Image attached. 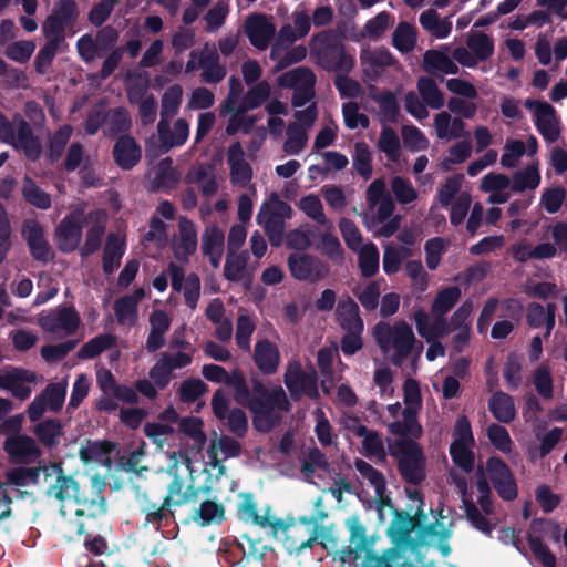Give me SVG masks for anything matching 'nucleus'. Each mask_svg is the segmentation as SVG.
Masks as SVG:
<instances>
[{"instance_id": "nucleus-45", "label": "nucleus", "mask_w": 567, "mask_h": 567, "mask_svg": "<svg viewBox=\"0 0 567 567\" xmlns=\"http://www.w3.org/2000/svg\"><path fill=\"white\" fill-rule=\"evenodd\" d=\"M423 68L426 72L436 74H456L457 64L452 60L446 51L429 50L423 55Z\"/></svg>"}, {"instance_id": "nucleus-9", "label": "nucleus", "mask_w": 567, "mask_h": 567, "mask_svg": "<svg viewBox=\"0 0 567 567\" xmlns=\"http://www.w3.org/2000/svg\"><path fill=\"white\" fill-rule=\"evenodd\" d=\"M202 70V80L214 84L226 76V68L219 63V55L214 43H205L202 49L193 50L185 65L186 73Z\"/></svg>"}, {"instance_id": "nucleus-40", "label": "nucleus", "mask_w": 567, "mask_h": 567, "mask_svg": "<svg viewBox=\"0 0 567 567\" xmlns=\"http://www.w3.org/2000/svg\"><path fill=\"white\" fill-rule=\"evenodd\" d=\"M243 452L241 444L228 435H221L210 442L207 451L214 465L227 458L238 457Z\"/></svg>"}, {"instance_id": "nucleus-41", "label": "nucleus", "mask_w": 567, "mask_h": 567, "mask_svg": "<svg viewBox=\"0 0 567 567\" xmlns=\"http://www.w3.org/2000/svg\"><path fill=\"white\" fill-rule=\"evenodd\" d=\"M41 473H44L45 476L52 475L50 467L47 465L31 467H29V465H20L8 470L6 477L9 484L24 487L29 485H35L39 482Z\"/></svg>"}, {"instance_id": "nucleus-26", "label": "nucleus", "mask_w": 567, "mask_h": 567, "mask_svg": "<svg viewBox=\"0 0 567 567\" xmlns=\"http://www.w3.org/2000/svg\"><path fill=\"white\" fill-rule=\"evenodd\" d=\"M157 133L162 147L168 151L173 147L182 146L188 138L189 124L184 118H177L168 122L167 118H161L157 124Z\"/></svg>"}, {"instance_id": "nucleus-51", "label": "nucleus", "mask_w": 567, "mask_h": 567, "mask_svg": "<svg viewBox=\"0 0 567 567\" xmlns=\"http://www.w3.org/2000/svg\"><path fill=\"white\" fill-rule=\"evenodd\" d=\"M192 518L199 526L219 525L225 520V507L215 501H204L196 508Z\"/></svg>"}, {"instance_id": "nucleus-1", "label": "nucleus", "mask_w": 567, "mask_h": 567, "mask_svg": "<svg viewBox=\"0 0 567 567\" xmlns=\"http://www.w3.org/2000/svg\"><path fill=\"white\" fill-rule=\"evenodd\" d=\"M202 375L209 382L229 386L234 401L249 410L252 425L260 433H269L280 422L281 413L291 410V402L281 385L268 388L257 377H251L249 384L239 368L227 372L221 365L208 363L203 365Z\"/></svg>"}, {"instance_id": "nucleus-6", "label": "nucleus", "mask_w": 567, "mask_h": 567, "mask_svg": "<svg viewBox=\"0 0 567 567\" xmlns=\"http://www.w3.org/2000/svg\"><path fill=\"white\" fill-rule=\"evenodd\" d=\"M403 401L405 408L402 410V420L391 422L388 425L389 432L398 436L420 439L423 434V429L417 416L422 408V396L420 384L415 379L408 378L404 381Z\"/></svg>"}, {"instance_id": "nucleus-17", "label": "nucleus", "mask_w": 567, "mask_h": 567, "mask_svg": "<svg viewBox=\"0 0 567 567\" xmlns=\"http://www.w3.org/2000/svg\"><path fill=\"white\" fill-rule=\"evenodd\" d=\"M287 262L291 276L299 281H320L329 272L326 264L309 255H290Z\"/></svg>"}, {"instance_id": "nucleus-14", "label": "nucleus", "mask_w": 567, "mask_h": 567, "mask_svg": "<svg viewBox=\"0 0 567 567\" xmlns=\"http://www.w3.org/2000/svg\"><path fill=\"white\" fill-rule=\"evenodd\" d=\"M2 447L8 455L9 462L14 465H31L37 463L42 456L41 447L28 434L7 436Z\"/></svg>"}, {"instance_id": "nucleus-11", "label": "nucleus", "mask_w": 567, "mask_h": 567, "mask_svg": "<svg viewBox=\"0 0 567 567\" xmlns=\"http://www.w3.org/2000/svg\"><path fill=\"white\" fill-rule=\"evenodd\" d=\"M395 208L394 200L391 198L375 203L367 207L363 214L365 227L377 236L389 238L400 227L401 217L392 216Z\"/></svg>"}, {"instance_id": "nucleus-39", "label": "nucleus", "mask_w": 567, "mask_h": 567, "mask_svg": "<svg viewBox=\"0 0 567 567\" xmlns=\"http://www.w3.org/2000/svg\"><path fill=\"white\" fill-rule=\"evenodd\" d=\"M16 148L23 151L25 156L32 161L37 159L41 154V144L32 134L29 124L19 120L16 124V136L11 143Z\"/></svg>"}, {"instance_id": "nucleus-37", "label": "nucleus", "mask_w": 567, "mask_h": 567, "mask_svg": "<svg viewBox=\"0 0 567 567\" xmlns=\"http://www.w3.org/2000/svg\"><path fill=\"white\" fill-rule=\"evenodd\" d=\"M364 73L370 78L379 76L386 66L396 63L388 50H363L360 56Z\"/></svg>"}, {"instance_id": "nucleus-23", "label": "nucleus", "mask_w": 567, "mask_h": 567, "mask_svg": "<svg viewBox=\"0 0 567 567\" xmlns=\"http://www.w3.org/2000/svg\"><path fill=\"white\" fill-rule=\"evenodd\" d=\"M174 256L178 260H187L197 248V228L186 217L178 219V233L172 239Z\"/></svg>"}, {"instance_id": "nucleus-48", "label": "nucleus", "mask_w": 567, "mask_h": 567, "mask_svg": "<svg viewBox=\"0 0 567 567\" xmlns=\"http://www.w3.org/2000/svg\"><path fill=\"white\" fill-rule=\"evenodd\" d=\"M33 433L44 447L53 449L64 435L63 424L58 419H47L34 426Z\"/></svg>"}, {"instance_id": "nucleus-43", "label": "nucleus", "mask_w": 567, "mask_h": 567, "mask_svg": "<svg viewBox=\"0 0 567 567\" xmlns=\"http://www.w3.org/2000/svg\"><path fill=\"white\" fill-rule=\"evenodd\" d=\"M488 409L492 415L501 423L508 424L515 420L516 409L514 399L503 392L496 391L488 400Z\"/></svg>"}, {"instance_id": "nucleus-56", "label": "nucleus", "mask_w": 567, "mask_h": 567, "mask_svg": "<svg viewBox=\"0 0 567 567\" xmlns=\"http://www.w3.org/2000/svg\"><path fill=\"white\" fill-rule=\"evenodd\" d=\"M281 44L284 43L278 40L270 51V59L277 62V70H282L290 64L300 62L307 56V48L305 45H296L284 52Z\"/></svg>"}, {"instance_id": "nucleus-2", "label": "nucleus", "mask_w": 567, "mask_h": 567, "mask_svg": "<svg viewBox=\"0 0 567 567\" xmlns=\"http://www.w3.org/2000/svg\"><path fill=\"white\" fill-rule=\"evenodd\" d=\"M348 538L338 551L340 567H399L402 558L398 547L379 550V536L370 534L359 515L344 520Z\"/></svg>"}, {"instance_id": "nucleus-28", "label": "nucleus", "mask_w": 567, "mask_h": 567, "mask_svg": "<svg viewBox=\"0 0 567 567\" xmlns=\"http://www.w3.org/2000/svg\"><path fill=\"white\" fill-rule=\"evenodd\" d=\"M480 189L488 194L489 204H504L511 198L512 181L502 173H488L480 181Z\"/></svg>"}, {"instance_id": "nucleus-20", "label": "nucleus", "mask_w": 567, "mask_h": 567, "mask_svg": "<svg viewBox=\"0 0 567 567\" xmlns=\"http://www.w3.org/2000/svg\"><path fill=\"white\" fill-rule=\"evenodd\" d=\"M22 237L35 259L47 261L53 257V250L45 238L44 227L38 220L28 219L23 223Z\"/></svg>"}, {"instance_id": "nucleus-16", "label": "nucleus", "mask_w": 567, "mask_h": 567, "mask_svg": "<svg viewBox=\"0 0 567 567\" xmlns=\"http://www.w3.org/2000/svg\"><path fill=\"white\" fill-rule=\"evenodd\" d=\"M240 502L237 505V515L245 523H251L261 528H271L274 533L278 527L284 526V519L270 515V506H267L264 514H259L257 502L251 492H241L238 494Z\"/></svg>"}, {"instance_id": "nucleus-30", "label": "nucleus", "mask_w": 567, "mask_h": 567, "mask_svg": "<svg viewBox=\"0 0 567 567\" xmlns=\"http://www.w3.org/2000/svg\"><path fill=\"white\" fill-rule=\"evenodd\" d=\"M278 530H282L286 535L284 546L289 554L298 556L305 549H310L318 543V533L311 532L307 537H305V529L300 525H289L284 522V526L278 527Z\"/></svg>"}, {"instance_id": "nucleus-60", "label": "nucleus", "mask_w": 567, "mask_h": 567, "mask_svg": "<svg viewBox=\"0 0 567 567\" xmlns=\"http://www.w3.org/2000/svg\"><path fill=\"white\" fill-rule=\"evenodd\" d=\"M417 41V32L414 25L400 22L393 31L392 44L401 53L413 51Z\"/></svg>"}, {"instance_id": "nucleus-61", "label": "nucleus", "mask_w": 567, "mask_h": 567, "mask_svg": "<svg viewBox=\"0 0 567 567\" xmlns=\"http://www.w3.org/2000/svg\"><path fill=\"white\" fill-rule=\"evenodd\" d=\"M115 447V443L111 441H87L86 446H81L79 450L80 460L84 464L102 461L103 457L109 456Z\"/></svg>"}, {"instance_id": "nucleus-52", "label": "nucleus", "mask_w": 567, "mask_h": 567, "mask_svg": "<svg viewBox=\"0 0 567 567\" xmlns=\"http://www.w3.org/2000/svg\"><path fill=\"white\" fill-rule=\"evenodd\" d=\"M256 220L264 228L270 244L275 247L280 246L285 233V220L270 214L267 207H260Z\"/></svg>"}, {"instance_id": "nucleus-21", "label": "nucleus", "mask_w": 567, "mask_h": 567, "mask_svg": "<svg viewBox=\"0 0 567 567\" xmlns=\"http://www.w3.org/2000/svg\"><path fill=\"white\" fill-rule=\"evenodd\" d=\"M244 32L256 49L265 50L275 35L276 27L266 16L252 14L246 19Z\"/></svg>"}, {"instance_id": "nucleus-3", "label": "nucleus", "mask_w": 567, "mask_h": 567, "mask_svg": "<svg viewBox=\"0 0 567 567\" xmlns=\"http://www.w3.org/2000/svg\"><path fill=\"white\" fill-rule=\"evenodd\" d=\"M106 218V213L102 209L85 213L84 207L74 208L54 228L53 238L56 247L63 252L74 251L80 247L85 227L86 238L81 247V254H93L104 236Z\"/></svg>"}, {"instance_id": "nucleus-8", "label": "nucleus", "mask_w": 567, "mask_h": 567, "mask_svg": "<svg viewBox=\"0 0 567 567\" xmlns=\"http://www.w3.org/2000/svg\"><path fill=\"white\" fill-rule=\"evenodd\" d=\"M284 383L295 402L300 401L303 396L311 400L319 398L316 370L312 369L311 372H306L298 360L288 362L284 374Z\"/></svg>"}, {"instance_id": "nucleus-27", "label": "nucleus", "mask_w": 567, "mask_h": 567, "mask_svg": "<svg viewBox=\"0 0 567 567\" xmlns=\"http://www.w3.org/2000/svg\"><path fill=\"white\" fill-rule=\"evenodd\" d=\"M413 319L417 333L427 342L443 338L453 330L450 322L444 318V315H435L433 321L430 322L427 312L421 308L414 311Z\"/></svg>"}, {"instance_id": "nucleus-57", "label": "nucleus", "mask_w": 567, "mask_h": 567, "mask_svg": "<svg viewBox=\"0 0 567 567\" xmlns=\"http://www.w3.org/2000/svg\"><path fill=\"white\" fill-rule=\"evenodd\" d=\"M464 183L463 174H454L444 179V182L439 186L436 192V199L439 204L446 208L450 204L456 200L457 196L462 193V186Z\"/></svg>"}, {"instance_id": "nucleus-31", "label": "nucleus", "mask_w": 567, "mask_h": 567, "mask_svg": "<svg viewBox=\"0 0 567 567\" xmlns=\"http://www.w3.org/2000/svg\"><path fill=\"white\" fill-rule=\"evenodd\" d=\"M254 362L265 375L275 374L279 368L280 353L277 346L268 339L258 340L255 344Z\"/></svg>"}, {"instance_id": "nucleus-58", "label": "nucleus", "mask_w": 567, "mask_h": 567, "mask_svg": "<svg viewBox=\"0 0 567 567\" xmlns=\"http://www.w3.org/2000/svg\"><path fill=\"white\" fill-rule=\"evenodd\" d=\"M354 467L360 475L368 481L370 486L373 487L375 496L382 498L386 492V480L384 474L362 458H355Z\"/></svg>"}, {"instance_id": "nucleus-12", "label": "nucleus", "mask_w": 567, "mask_h": 567, "mask_svg": "<svg viewBox=\"0 0 567 567\" xmlns=\"http://www.w3.org/2000/svg\"><path fill=\"white\" fill-rule=\"evenodd\" d=\"M212 411L218 421H227L228 431L238 439H244L248 433V417L243 406L229 409L230 400L226 392L217 389L210 401Z\"/></svg>"}, {"instance_id": "nucleus-44", "label": "nucleus", "mask_w": 567, "mask_h": 567, "mask_svg": "<svg viewBox=\"0 0 567 567\" xmlns=\"http://www.w3.org/2000/svg\"><path fill=\"white\" fill-rule=\"evenodd\" d=\"M309 131L301 124L289 123L286 127V137L282 143V152L288 156L301 154L308 144Z\"/></svg>"}, {"instance_id": "nucleus-46", "label": "nucleus", "mask_w": 567, "mask_h": 567, "mask_svg": "<svg viewBox=\"0 0 567 567\" xmlns=\"http://www.w3.org/2000/svg\"><path fill=\"white\" fill-rule=\"evenodd\" d=\"M296 206L301 210L309 219L316 221L324 229H332V221L326 216L323 205L319 196L309 194L299 198Z\"/></svg>"}, {"instance_id": "nucleus-19", "label": "nucleus", "mask_w": 567, "mask_h": 567, "mask_svg": "<svg viewBox=\"0 0 567 567\" xmlns=\"http://www.w3.org/2000/svg\"><path fill=\"white\" fill-rule=\"evenodd\" d=\"M49 467L55 474V482L49 486L48 495L54 496L60 502L74 501L76 504L85 502L84 496L80 493L78 481L73 476L66 475L61 464L52 463Z\"/></svg>"}, {"instance_id": "nucleus-35", "label": "nucleus", "mask_w": 567, "mask_h": 567, "mask_svg": "<svg viewBox=\"0 0 567 567\" xmlns=\"http://www.w3.org/2000/svg\"><path fill=\"white\" fill-rule=\"evenodd\" d=\"M224 246V231L217 225L207 226L202 235V250L214 268H217L221 261Z\"/></svg>"}, {"instance_id": "nucleus-59", "label": "nucleus", "mask_w": 567, "mask_h": 567, "mask_svg": "<svg viewBox=\"0 0 567 567\" xmlns=\"http://www.w3.org/2000/svg\"><path fill=\"white\" fill-rule=\"evenodd\" d=\"M539 183V165L538 162H534L513 175L512 190L520 193L525 189H535L538 187Z\"/></svg>"}, {"instance_id": "nucleus-64", "label": "nucleus", "mask_w": 567, "mask_h": 567, "mask_svg": "<svg viewBox=\"0 0 567 567\" xmlns=\"http://www.w3.org/2000/svg\"><path fill=\"white\" fill-rule=\"evenodd\" d=\"M466 45L480 62L487 60L494 53L493 39L483 32H470Z\"/></svg>"}, {"instance_id": "nucleus-50", "label": "nucleus", "mask_w": 567, "mask_h": 567, "mask_svg": "<svg viewBox=\"0 0 567 567\" xmlns=\"http://www.w3.org/2000/svg\"><path fill=\"white\" fill-rule=\"evenodd\" d=\"M115 162L123 169H131L141 159V150L134 138L121 137L114 145Z\"/></svg>"}, {"instance_id": "nucleus-13", "label": "nucleus", "mask_w": 567, "mask_h": 567, "mask_svg": "<svg viewBox=\"0 0 567 567\" xmlns=\"http://www.w3.org/2000/svg\"><path fill=\"white\" fill-rule=\"evenodd\" d=\"M78 16L76 3L73 0L58 2L42 24L44 37L61 42L64 39V31L74 25Z\"/></svg>"}, {"instance_id": "nucleus-38", "label": "nucleus", "mask_w": 567, "mask_h": 567, "mask_svg": "<svg viewBox=\"0 0 567 567\" xmlns=\"http://www.w3.org/2000/svg\"><path fill=\"white\" fill-rule=\"evenodd\" d=\"M336 321L346 332H359L364 330V324L360 317L359 307L352 299L342 300L338 303L336 310Z\"/></svg>"}, {"instance_id": "nucleus-4", "label": "nucleus", "mask_w": 567, "mask_h": 567, "mask_svg": "<svg viewBox=\"0 0 567 567\" xmlns=\"http://www.w3.org/2000/svg\"><path fill=\"white\" fill-rule=\"evenodd\" d=\"M372 334L382 353L392 352L390 358L394 367H401L403 362L412 354L416 343L417 353L423 349L422 342H417L412 327L405 321H396L393 324L379 321L374 327Z\"/></svg>"}, {"instance_id": "nucleus-34", "label": "nucleus", "mask_w": 567, "mask_h": 567, "mask_svg": "<svg viewBox=\"0 0 567 567\" xmlns=\"http://www.w3.org/2000/svg\"><path fill=\"white\" fill-rule=\"evenodd\" d=\"M415 529V522L404 511H395L388 527V535L394 544L393 547L409 546L412 544L411 533Z\"/></svg>"}, {"instance_id": "nucleus-42", "label": "nucleus", "mask_w": 567, "mask_h": 567, "mask_svg": "<svg viewBox=\"0 0 567 567\" xmlns=\"http://www.w3.org/2000/svg\"><path fill=\"white\" fill-rule=\"evenodd\" d=\"M514 259L525 262L530 259H550L555 257V250L549 243H540L532 246L526 239L519 240L511 248Z\"/></svg>"}, {"instance_id": "nucleus-5", "label": "nucleus", "mask_w": 567, "mask_h": 567, "mask_svg": "<svg viewBox=\"0 0 567 567\" xmlns=\"http://www.w3.org/2000/svg\"><path fill=\"white\" fill-rule=\"evenodd\" d=\"M416 440L412 436H401L389 445V453L398 463L401 478L414 486L426 478V457Z\"/></svg>"}, {"instance_id": "nucleus-15", "label": "nucleus", "mask_w": 567, "mask_h": 567, "mask_svg": "<svg viewBox=\"0 0 567 567\" xmlns=\"http://www.w3.org/2000/svg\"><path fill=\"white\" fill-rule=\"evenodd\" d=\"M486 472L497 495L506 502L517 497L518 488L509 466L499 457L491 456L486 461Z\"/></svg>"}, {"instance_id": "nucleus-47", "label": "nucleus", "mask_w": 567, "mask_h": 567, "mask_svg": "<svg viewBox=\"0 0 567 567\" xmlns=\"http://www.w3.org/2000/svg\"><path fill=\"white\" fill-rule=\"evenodd\" d=\"M555 310L556 307L553 303H548L547 307L544 308L540 303L532 302L527 308L526 315L528 326L539 328L545 324L546 331L544 337L548 338L555 326Z\"/></svg>"}, {"instance_id": "nucleus-24", "label": "nucleus", "mask_w": 567, "mask_h": 567, "mask_svg": "<svg viewBox=\"0 0 567 567\" xmlns=\"http://www.w3.org/2000/svg\"><path fill=\"white\" fill-rule=\"evenodd\" d=\"M79 315L71 308H62L58 312H50L39 318V326L43 331L66 334L74 333L79 328Z\"/></svg>"}, {"instance_id": "nucleus-55", "label": "nucleus", "mask_w": 567, "mask_h": 567, "mask_svg": "<svg viewBox=\"0 0 567 567\" xmlns=\"http://www.w3.org/2000/svg\"><path fill=\"white\" fill-rule=\"evenodd\" d=\"M421 25L437 39H445L452 31L450 18L442 19L436 11L429 9L420 16Z\"/></svg>"}, {"instance_id": "nucleus-63", "label": "nucleus", "mask_w": 567, "mask_h": 567, "mask_svg": "<svg viewBox=\"0 0 567 567\" xmlns=\"http://www.w3.org/2000/svg\"><path fill=\"white\" fill-rule=\"evenodd\" d=\"M116 342L113 334H99L84 343L78 352V357L82 360L93 359L103 351L112 348Z\"/></svg>"}, {"instance_id": "nucleus-18", "label": "nucleus", "mask_w": 567, "mask_h": 567, "mask_svg": "<svg viewBox=\"0 0 567 567\" xmlns=\"http://www.w3.org/2000/svg\"><path fill=\"white\" fill-rule=\"evenodd\" d=\"M127 95L132 104L138 106V113L143 124H152L155 120L157 103L152 93L148 92L146 79L135 82L130 78L127 83Z\"/></svg>"}, {"instance_id": "nucleus-33", "label": "nucleus", "mask_w": 567, "mask_h": 567, "mask_svg": "<svg viewBox=\"0 0 567 567\" xmlns=\"http://www.w3.org/2000/svg\"><path fill=\"white\" fill-rule=\"evenodd\" d=\"M311 28L310 16L305 9H298L290 16V21L284 24L278 33L279 42L291 44L305 38Z\"/></svg>"}, {"instance_id": "nucleus-49", "label": "nucleus", "mask_w": 567, "mask_h": 567, "mask_svg": "<svg viewBox=\"0 0 567 567\" xmlns=\"http://www.w3.org/2000/svg\"><path fill=\"white\" fill-rule=\"evenodd\" d=\"M144 501L141 504V513L145 515L144 525H153L159 529L168 520L175 519V511H171L169 507L165 506L163 501L161 505L143 496Z\"/></svg>"}, {"instance_id": "nucleus-36", "label": "nucleus", "mask_w": 567, "mask_h": 567, "mask_svg": "<svg viewBox=\"0 0 567 567\" xmlns=\"http://www.w3.org/2000/svg\"><path fill=\"white\" fill-rule=\"evenodd\" d=\"M433 125L440 140L452 141L465 134V123L446 111L435 114Z\"/></svg>"}, {"instance_id": "nucleus-32", "label": "nucleus", "mask_w": 567, "mask_h": 567, "mask_svg": "<svg viewBox=\"0 0 567 567\" xmlns=\"http://www.w3.org/2000/svg\"><path fill=\"white\" fill-rule=\"evenodd\" d=\"M228 164L231 183L239 187L247 186L252 178V169L245 159V152L239 143H234L229 146Z\"/></svg>"}, {"instance_id": "nucleus-25", "label": "nucleus", "mask_w": 567, "mask_h": 567, "mask_svg": "<svg viewBox=\"0 0 567 567\" xmlns=\"http://www.w3.org/2000/svg\"><path fill=\"white\" fill-rule=\"evenodd\" d=\"M538 151V142L535 136L529 135L526 142L507 138L501 155V165L504 168L516 167L524 155L534 156Z\"/></svg>"}, {"instance_id": "nucleus-54", "label": "nucleus", "mask_w": 567, "mask_h": 567, "mask_svg": "<svg viewBox=\"0 0 567 567\" xmlns=\"http://www.w3.org/2000/svg\"><path fill=\"white\" fill-rule=\"evenodd\" d=\"M278 84L282 87H291L295 91L315 87L316 75L310 69L300 66L280 75Z\"/></svg>"}, {"instance_id": "nucleus-53", "label": "nucleus", "mask_w": 567, "mask_h": 567, "mask_svg": "<svg viewBox=\"0 0 567 567\" xmlns=\"http://www.w3.org/2000/svg\"><path fill=\"white\" fill-rule=\"evenodd\" d=\"M144 295V289L140 288L134 295H126L114 302V312L118 323L124 324L136 320L137 303Z\"/></svg>"}, {"instance_id": "nucleus-22", "label": "nucleus", "mask_w": 567, "mask_h": 567, "mask_svg": "<svg viewBox=\"0 0 567 567\" xmlns=\"http://www.w3.org/2000/svg\"><path fill=\"white\" fill-rule=\"evenodd\" d=\"M37 374L24 368H13L11 371L0 374V388L8 390L19 400H27L31 394V386L24 383H34Z\"/></svg>"}, {"instance_id": "nucleus-29", "label": "nucleus", "mask_w": 567, "mask_h": 567, "mask_svg": "<svg viewBox=\"0 0 567 567\" xmlns=\"http://www.w3.org/2000/svg\"><path fill=\"white\" fill-rule=\"evenodd\" d=\"M198 494L199 489L197 487L193 484H186L181 475L175 474L167 485V493L163 501L166 507L175 511L176 507L196 502Z\"/></svg>"}, {"instance_id": "nucleus-10", "label": "nucleus", "mask_w": 567, "mask_h": 567, "mask_svg": "<svg viewBox=\"0 0 567 567\" xmlns=\"http://www.w3.org/2000/svg\"><path fill=\"white\" fill-rule=\"evenodd\" d=\"M524 106L530 112L532 121L548 143L558 141L561 134L560 117L556 109L548 102L535 99H527Z\"/></svg>"}, {"instance_id": "nucleus-62", "label": "nucleus", "mask_w": 567, "mask_h": 567, "mask_svg": "<svg viewBox=\"0 0 567 567\" xmlns=\"http://www.w3.org/2000/svg\"><path fill=\"white\" fill-rule=\"evenodd\" d=\"M270 84L261 81L254 85L238 104L237 112L244 113L261 105L270 95Z\"/></svg>"}, {"instance_id": "nucleus-7", "label": "nucleus", "mask_w": 567, "mask_h": 567, "mask_svg": "<svg viewBox=\"0 0 567 567\" xmlns=\"http://www.w3.org/2000/svg\"><path fill=\"white\" fill-rule=\"evenodd\" d=\"M311 51L316 54L317 63L328 71L349 72L354 60L347 54L342 43L332 32H322L311 40Z\"/></svg>"}]
</instances>
